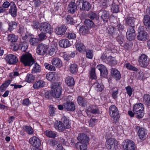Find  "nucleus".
Segmentation results:
<instances>
[{
    "label": "nucleus",
    "mask_w": 150,
    "mask_h": 150,
    "mask_svg": "<svg viewBox=\"0 0 150 150\" xmlns=\"http://www.w3.org/2000/svg\"><path fill=\"white\" fill-rule=\"evenodd\" d=\"M78 139L80 142L76 144V148L77 149L79 148L80 150H86L89 144V137L85 134H81L78 136Z\"/></svg>",
    "instance_id": "f257e3e1"
},
{
    "label": "nucleus",
    "mask_w": 150,
    "mask_h": 150,
    "mask_svg": "<svg viewBox=\"0 0 150 150\" xmlns=\"http://www.w3.org/2000/svg\"><path fill=\"white\" fill-rule=\"evenodd\" d=\"M133 111L137 118H141L144 115V108L143 104L141 103L136 104L134 105Z\"/></svg>",
    "instance_id": "f03ea898"
},
{
    "label": "nucleus",
    "mask_w": 150,
    "mask_h": 150,
    "mask_svg": "<svg viewBox=\"0 0 150 150\" xmlns=\"http://www.w3.org/2000/svg\"><path fill=\"white\" fill-rule=\"evenodd\" d=\"M21 62L25 66H31L35 62L34 60L30 53H27L21 57Z\"/></svg>",
    "instance_id": "7ed1b4c3"
},
{
    "label": "nucleus",
    "mask_w": 150,
    "mask_h": 150,
    "mask_svg": "<svg viewBox=\"0 0 150 150\" xmlns=\"http://www.w3.org/2000/svg\"><path fill=\"white\" fill-rule=\"evenodd\" d=\"M52 88L53 89L52 90V97L56 98H59L62 94V90L58 83H55L53 84Z\"/></svg>",
    "instance_id": "20e7f679"
},
{
    "label": "nucleus",
    "mask_w": 150,
    "mask_h": 150,
    "mask_svg": "<svg viewBox=\"0 0 150 150\" xmlns=\"http://www.w3.org/2000/svg\"><path fill=\"white\" fill-rule=\"evenodd\" d=\"M39 29L41 33L45 34H51L53 32V29L50 25L46 23H41Z\"/></svg>",
    "instance_id": "39448f33"
},
{
    "label": "nucleus",
    "mask_w": 150,
    "mask_h": 150,
    "mask_svg": "<svg viewBox=\"0 0 150 150\" xmlns=\"http://www.w3.org/2000/svg\"><path fill=\"white\" fill-rule=\"evenodd\" d=\"M49 48L48 45L42 43L40 44L37 47L36 53L38 55L43 56L47 54Z\"/></svg>",
    "instance_id": "423d86ee"
},
{
    "label": "nucleus",
    "mask_w": 150,
    "mask_h": 150,
    "mask_svg": "<svg viewBox=\"0 0 150 150\" xmlns=\"http://www.w3.org/2000/svg\"><path fill=\"white\" fill-rule=\"evenodd\" d=\"M106 145L108 148L112 150H116L117 148L118 142L114 138H110L107 140Z\"/></svg>",
    "instance_id": "0eeeda50"
},
{
    "label": "nucleus",
    "mask_w": 150,
    "mask_h": 150,
    "mask_svg": "<svg viewBox=\"0 0 150 150\" xmlns=\"http://www.w3.org/2000/svg\"><path fill=\"white\" fill-rule=\"evenodd\" d=\"M110 116L115 120H117L120 117L117 108L114 105H111L109 108Z\"/></svg>",
    "instance_id": "6e6552de"
},
{
    "label": "nucleus",
    "mask_w": 150,
    "mask_h": 150,
    "mask_svg": "<svg viewBox=\"0 0 150 150\" xmlns=\"http://www.w3.org/2000/svg\"><path fill=\"white\" fill-rule=\"evenodd\" d=\"M135 148V145L132 141L130 140L125 141L123 143L124 150H134Z\"/></svg>",
    "instance_id": "1a4fd4ad"
},
{
    "label": "nucleus",
    "mask_w": 150,
    "mask_h": 150,
    "mask_svg": "<svg viewBox=\"0 0 150 150\" xmlns=\"http://www.w3.org/2000/svg\"><path fill=\"white\" fill-rule=\"evenodd\" d=\"M126 35L127 38L129 40L131 41L134 39L135 34L133 26H130L128 28Z\"/></svg>",
    "instance_id": "9d476101"
},
{
    "label": "nucleus",
    "mask_w": 150,
    "mask_h": 150,
    "mask_svg": "<svg viewBox=\"0 0 150 150\" xmlns=\"http://www.w3.org/2000/svg\"><path fill=\"white\" fill-rule=\"evenodd\" d=\"M30 144L35 147H39L41 145L40 140L35 136H33L29 139Z\"/></svg>",
    "instance_id": "9b49d317"
},
{
    "label": "nucleus",
    "mask_w": 150,
    "mask_h": 150,
    "mask_svg": "<svg viewBox=\"0 0 150 150\" xmlns=\"http://www.w3.org/2000/svg\"><path fill=\"white\" fill-rule=\"evenodd\" d=\"M136 129H138L137 134L139 139L142 140H144L146 139L147 134L146 130L139 127H137Z\"/></svg>",
    "instance_id": "f8f14e48"
},
{
    "label": "nucleus",
    "mask_w": 150,
    "mask_h": 150,
    "mask_svg": "<svg viewBox=\"0 0 150 150\" xmlns=\"http://www.w3.org/2000/svg\"><path fill=\"white\" fill-rule=\"evenodd\" d=\"M5 59L10 64H14L18 62V59L14 55L10 54L6 56Z\"/></svg>",
    "instance_id": "ddd939ff"
},
{
    "label": "nucleus",
    "mask_w": 150,
    "mask_h": 150,
    "mask_svg": "<svg viewBox=\"0 0 150 150\" xmlns=\"http://www.w3.org/2000/svg\"><path fill=\"white\" fill-rule=\"evenodd\" d=\"M148 63L147 57L144 54H142L139 59V63L140 66L143 67L146 66Z\"/></svg>",
    "instance_id": "4468645a"
},
{
    "label": "nucleus",
    "mask_w": 150,
    "mask_h": 150,
    "mask_svg": "<svg viewBox=\"0 0 150 150\" xmlns=\"http://www.w3.org/2000/svg\"><path fill=\"white\" fill-rule=\"evenodd\" d=\"M55 33L58 35H63L65 33L67 28L64 25L58 26L55 28Z\"/></svg>",
    "instance_id": "2eb2a0df"
},
{
    "label": "nucleus",
    "mask_w": 150,
    "mask_h": 150,
    "mask_svg": "<svg viewBox=\"0 0 150 150\" xmlns=\"http://www.w3.org/2000/svg\"><path fill=\"white\" fill-rule=\"evenodd\" d=\"M96 68L100 71L101 76L105 77L108 74V71L104 65L102 64H99L97 66Z\"/></svg>",
    "instance_id": "dca6fc26"
},
{
    "label": "nucleus",
    "mask_w": 150,
    "mask_h": 150,
    "mask_svg": "<svg viewBox=\"0 0 150 150\" xmlns=\"http://www.w3.org/2000/svg\"><path fill=\"white\" fill-rule=\"evenodd\" d=\"M148 35L147 33L142 31L139 32L137 36L138 39L141 41H144L147 39Z\"/></svg>",
    "instance_id": "f3484780"
},
{
    "label": "nucleus",
    "mask_w": 150,
    "mask_h": 150,
    "mask_svg": "<svg viewBox=\"0 0 150 150\" xmlns=\"http://www.w3.org/2000/svg\"><path fill=\"white\" fill-rule=\"evenodd\" d=\"M111 75L116 80H120L121 78L120 72L117 69L112 68L111 71Z\"/></svg>",
    "instance_id": "a211bd4d"
},
{
    "label": "nucleus",
    "mask_w": 150,
    "mask_h": 150,
    "mask_svg": "<svg viewBox=\"0 0 150 150\" xmlns=\"http://www.w3.org/2000/svg\"><path fill=\"white\" fill-rule=\"evenodd\" d=\"M64 108L68 111H73L75 109L74 104L71 102L65 103L64 104Z\"/></svg>",
    "instance_id": "6ab92c4d"
},
{
    "label": "nucleus",
    "mask_w": 150,
    "mask_h": 150,
    "mask_svg": "<svg viewBox=\"0 0 150 150\" xmlns=\"http://www.w3.org/2000/svg\"><path fill=\"white\" fill-rule=\"evenodd\" d=\"M17 8L16 4L14 2H11L10 3V8L9 13L13 17H15L17 15Z\"/></svg>",
    "instance_id": "aec40b11"
},
{
    "label": "nucleus",
    "mask_w": 150,
    "mask_h": 150,
    "mask_svg": "<svg viewBox=\"0 0 150 150\" xmlns=\"http://www.w3.org/2000/svg\"><path fill=\"white\" fill-rule=\"evenodd\" d=\"M76 50L80 53L84 54L86 52V48L85 46L82 43H77L76 44Z\"/></svg>",
    "instance_id": "412c9836"
},
{
    "label": "nucleus",
    "mask_w": 150,
    "mask_h": 150,
    "mask_svg": "<svg viewBox=\"0 0 150 150\" xmlns=\"http://www.w3.org/2000/svg\"><path fill=\"white\" fill-rule=\"evenodd\" d=\"M52 64L54 66L59 68L62 66V62L60 59L58 58H54L51 61Z\"/></svg>",
    "instance_id": "4be33fe9"
},
{
    "label": "nucleus",
    "mask_w": 150,
    "mask_h": 150,
    "mask_svg": "<svg viewBox=\"0 0 150 150\" xmlns=\"http://www.w3.org/2000/svg\"><path fill=\"white\" fill-rule=\"evenodd\" d=\"M59 44L60 47L64 48L69 47L71 45L69 41L67 39H63L60 40Z\"/></svg>",
    "instance_id": "5701e85b"
},
{
    "label": "nucleus",
    "mask_w": 150,
    "mask_h": 150,
    "mask_svg": "<svg viewBox=\"0 0 150 150\" xmlns=\"http://www.w3.org/2000/svg\"><path fill=\"white\" fill-rule=\"evenodd\" d=\"M91 8L90 4L87 1H83L82 7L80 8V10L83 11H88Z\"/></svg>",
    "instance_id": "b1692460"
},
{
    "label": "nucleus",
    "mask_w": 150,
    "mask_h": 150,
    "mask_svg": "<svg viewBox=\"0 0 150 150\" xmlns=\"http://www.w3.org/2000/svg\"><path fill=\"white\" fill-rule=\"evenodd\" d=\"M57 74L55 72H49L46 74V78L50 81H54L57 78Z\"/></svg>",
    "instance_id": "393cba45"
},
{
    "label": "nucleus",
    "mask_w": 150,
    "mask_h": 150,
    "mask_svg": "<svg viewBox=\"0 0 150 150\" xmlns=\"http://www.w3.org/2000/svg\"><path fill=\"white\" fill-rule=\"evenodd\" d=\"M77 8L76 3L74 2H71L68 5V10L69 13H72L76 10Z\"/></svg>",
    "instance_id": "a878e982"
},
{
    "label": "nucleus",
    "mask_w": 150,
    "mask_h": 150,
    "mask_svg": "<svg viewBox=\"0 0 150 150\" xmlns=\"http://www.w3.org/2000/svg\"><path fill=\"white\" fill-rule=\"evenodd\" d=\"M45 84V82L42 80L36 81L33 85V87L35 89H38L43 87Z\"/></svg>",
    "instance_id": "bb28decb"
},
{
    "label": "nucleus",
    "mask_w": 150,
    "mask_h": 150,
    "mask_svg": "<svg viewBox=\"0 0 150 150\" xmlns=\"http://www.w3.org/2000/svg\"><path fill=\"white\" fill-rule=\"evenodd\" d=\"M88 110L94 114H98L100 113L99 107L96 105H93L90 106Z\"/></svg>",
    "instance_id": "cd10ccee"
},
{
    "label": "nucleus",
    "mask_w": 150,
    "mask_h": 150,
    "mask_svg": "<svg viewBox=\"0 0 150 150\" xmlns=\"http://www.w3.org/2000/svg\"><path fill=\"white\" fill-rule=\"evenodd\" d=\"M62 120L64 122L63 126L65 129H69L71 127V125L69 122V119L66 118L64 116H62Z\"/></svg>",
    "instance_id": "c85d7f7f"
},
{
    "label": "nucleus",
    "mask_w": 150,
    "mask_h": 150,
    "mask_svg": "<svg viewBox=\"0 0 150 150\" xmlns=\"http://www.w3.org/2000/svg\"><path fill=\"white\" fill-rule=\"evenodd\" d=\"M54 125L56 129L60 132L63 131L64 130L63 123L60 121H57Z\"/></svg>",
    "instance_id": "c756f323"
},
{
    "label": "nucleus",
    "mask_w": 150,
    "mask_h": 150,
    "mask_svg": "<svg viewBox=\"0 0 150 150\" xmlns=\"http://www.w3.org/2000/svg\"><path fill=\"white\" fill-rule=\"evenodd\" d=\"M65 82L66 84L69 86H74L75 81L73 78L71 76L67 77L65 79Z\"/></svg>",
    "instance_id": "7c9ffc66"
},
{
    "label": "nucleus",
    "mask_w": 150,
    "mask_h": 150,
    "mask_svg": "<svg viewBox=\"0 0 150 150\" xmlns=\"http://www.w3.org/2000/svg\"><path fill=\"white\" fill-rule=\"evenodd\" d=\"M101 18L104 23L107 22L109 18V12L106 11H104L102 12Z\"/></svg>",
    "instance_id": "2f4dec72"
},
{
    "label": "nucleus",
    "mask_w": 150,
    "mask_h": 150,
    "mask_svg": "<svg viewBox=\"0 0 150 150\" xmlns=\"http://www.w3.org/2000/svg\"><path fill=\"white\" fill-rule=\"evenodd\" d=\"M93 86L97 91H102L104 88L103 86L99 84L97 81L93 83Z\"/></svg>",
    "instance_id": "473e14b6"
},
{
    "label": "nucleus",
    "mask_w": 150,
    "mask_h": 150,
    "mask_svg": "<svg viewBox=\"0 0 150 150\" xmlns=\"http://www.w3.org/2000/svg\"><path fill=\"white\" fill-rule=\"evenodd\" d=\"M18 36L13 34H9L8 36V41L12 42H16L18 40Z\"/></svg>",
    "instance_id": "72a5a7b5"
},
{
    "label": "nucleus",
    "mask_w": 150,
    "mask_h": 150,
    "mask_svg": "<svg viewBox=\"0 0 150 150\" xmlns=\"http://www.w3.org/2000/svg\"><path fill=\"white\" fill-rule=\"evenodd\" d=\"M78 66L76 64L74 63L70 65L69 70L72 74L76 73L78 71Z\"/></svg>",
    "instance_id": "f704fd0d"
},
{
    "label": "nucleus",
    "mask_w": 150,
    "mask_h": 150,
    "mask_svg": "<svg viewBox=\"0 0 150 150\" xmlns=\"http://www.w3.org/2000/svg\"><path fill=\"white\" fill-rule=\"evenodd\" d=\"M79 32L82 35H85L88 33L89 30L87 27L82 25L80 28Z\"/></svg>",
    "instance_id": "c9c22d12"
},
{
    "label": "nucleus",
    "mask_w": 150,
    "mask_h": 150,
    "mask_svg": "<svg viewBox=\"0 0 150 150\" xmlns=\"http://www.w3.org/2000/svg\"><path fill=\"white\" fill-rule=\"evenodd\" d=\"M35 79V77L32 74H28L26 77L25 80L29 83L33 82Z\"/></svg>",
    "instance_id": "e433bc0d"
},
{
    "label": "nucleus",
    "mask_w": 150,
    "mask_h": 150,
    "mask_svg": "<svg viewBox=\"0 0 150 150\" xmlns=\"http://www.w3.org/2000/svg\"><path fill=\"white\" fill-rule=\"evenodd\" d=\"M143 23L144 25L147 27L150 26V17L148 15H145L144 17Z\"/></svg>",
    "instance_id": "4c0bfd02"
},
{
    "label": "nucleus",
    "mask_w": 150,
    "mask_h": 150,
    "mask_svg": "<svg viewBox=\"0 0 150 150\" xmlns=\"http://www.w3.org/2000/svg\"><path fill=\"white\" fill-rule=\"evenodd\" d=\"M46 135L50 138H54L57 136V133L50 130H46L45 132Z\"/></svg>",
    "instance_id": "58836bf2"
},
{
    "label": "nucleus",
    "mask_w": 150,
    "mask_h": 150,
    "mask_svg": "<svg viewBox=\"0 0 150 150\" xmlns=\"http://www.w3.org/2000/svg\"><path fill=\"white\" fill-rule=\"evenodd\" d=\"M41 68L39 65L37 63L35 64L32 70L33 73L35 74L40 71Z\"/></svg>",
    "instance_id": "ea45409f"
},
{
    "label": "nucleus",
    "mask_w": 150,
    "mask_h": 150,
    "mask_svg": "<svg viewBox=\"0 0 150 150\" xmlns=\"http://www.w3.org/2000/svg\"><path fill=\"white\" fill-rule=\"evenodd\" d=\"M77 100L79 104L81 106H84L86 103V101L85 99L80 96H78Z\"/></svg>",
    "instance_id": "a19ab883"
},
{
    "label": "nucleus",
    "mask_w": 150,
    "mask_h": 150,
    "mask_svg": "<svg viewBox=\"0 0 150 150\" xmlns=\"http://www.w3.org/2000/svg\"><path fill=\"white\" fill-rule=\"evenodd\" d=\"M17 23L14 21H11L9 23L8 30L11 32L16 28Z\"/></svg>",
    "instance_id": "79ce46f5"
},
{
    "label": "nucleus",
    "mask_w": 150,
    "mask_h": 150,
    "mask_svg": "<svg viewBox=\"0 0 150 150\" xmlns=\"http://www.w3.org/2000/svg\"><path fill=\"white\" fill-rule=\"evenodd\" d=\"M135 20V19L133 17H127L125 19L126 23L128 25H130L131 26H132V25L134 23Z\"/></svg>",
    "instance_id": "37998d69"
},
{
    "label": "nucleus",
    "mask_w": 150,
    "mask_h": 150,
    "mask_svg": "<svg viewBox=\"0 0 150 150\" xmlns=\"http://www.w3.org/2000/svg\"><path fill=\"white\" fill-rule=\"evenodd\" d=\"M143 102L147 105H150V95L149 94H145L143 97Z\"/></svg>",
    "instance_id": "c03bdc74"
},
{
    "label": "nucleus",
    "mask_w": 150,
    "mask_h": 150,
    "mask_svg": "<svg viewBox=\"0 0 150 150\" xmlns=\"http://www.w3.org/2000/svg\"><path fill=\"white\" fill-rule=\"evenodd\" d=\"M90 74L92 79H97V77L96 74L95 68L93 67H91L90 71Z\"/></svg>",
    "instance_id": "a18cd8bd"
},
{
    "label": "nucleus",
    "mask_w": 150,
    "mask_h": 150,
    "mask_svg": "<svg viewBox=\"0 0 150 150\" xmlns=\"http://www.w3.org/2000/svg\"><path fill=\"white\" fill-rule=\"evenodd\" d=\"M23 129L25 132H26L28 134H32L33 132L32 128L27 126H25L23 127Z\"/></svg>",
    "instance_id": "49530a36"
},
{
    "label": "nucleus",
    "mask_w": 150,
    "mask_h": 150,
    "mask_svg": "<svg viewBox=\"0 0 150 150\" xmlns=\"http://www.w3.org/2000/svg\"><path fill=\"white\" fill-rule=\"evenodd\" d=\"M86 58L92 59H93V50H86Z\"/></svg>",
    "instance_id": "de8ad7c7"
},
{
    "label": "nucleus",
    "mask_w": 150,
    "mask_h": 150,
    "mask_svg": "<svg viewBox=\"0 0 150 150\" xmlns=\"http://www.w3.org/2000/svg\"><path fill=\"white\" fill-rule=\"evenodd\" d=\"M45 68L51 71H55L56 69L54 66L52 65L51 64L46 63L45 64Z\"/></svg>",
    "instance_id": "09e8293b"
},
{
    "label": "nucleus",
    "mask_w": 150,
    "mask_h": 150,
    "mask_svg": "<svg viewBox=\"0 0 150 150\" xmlns=\"http://www.w3.org/2000/svg\"><path fill=\"white\" fill-rule=\"evenodd\" d=\"M76 35L73 32H68L67 34V37L69 39H74L76 38Z\"/></svg>",
    "instance_id": "8fccbe9b"
},
{
    "label": "nucleus",
    "mask_w": 150,
    "mask_h": 150,
    "mask_svg": "<svg viewBox=\"0 0 150 150\" xmlns=\"http://www.w3.org/2000/svg\"><path fill=\"white\" fill-rule=\"evenodd\" d=\"M39 41V39L36 38H32L29 40L30 44L33 46L36 45Z\"/></svg>",
    "instance_id": "3c124183"
},
{
    "label": "nucleus",
    "mask_w": 150,
    "mask_h": 150,
    "mask_svg": "<svg viewBox=\"0 0 150 150\" xmlns=\"http://www.w3.org/2000/svg\"><path fill=\"white\" fill-rule=\"evenodd\" d=\"M84 23L86 25V27L92 28L94 26V24L93 21L89 19H86L85 20Z\"/></svg>",
    "instance_id": "603ef678"
},
{
    "label": "nucleus",
    "mask_w": 150,
    "mask_h": 150,
    "mask_svg": "<svg viewBox=\"0 0 150 150\" xmlns=\"http://www.w3.org/2000/svg\"><path fill=\"white\" fill-rule=\"evenodd\" d=\"M125 66L126 68L130 70H133L135 71H137L138 70V69L137 68L134 67L129 63L126 64Z\"/></svg>",
    "instance_id": "864d4df0"
},
{
    "label": "nucleus",
    "mask_w": 150,
    "mask_h": 150,
    "mask_svg": "<svg viewBox=\"0 0 150 150\" xmlns=\"http://www.w3.org/2000/svg\"><path fill=\"white\" fill-rule=\"evenodd\" d=\"M108 61L111 65H114L116 63L115 59L111 56H110L108 58Z\"/></svg>",
    "instance_id": "5fc2aeb1"
},
{
    "label": "nucleus",
    "mask_w": 150,
    "mask_h": 150,
    "mask_svg": "<svg viewBox=\"0 0 150 150\" xmlns=\"http://www.w3.org/2000/svg\"><path fill=\"white\" fill-rule=\"evenodd\" d=\"M19 74H20L18 71L14 70L13 72L9 74V76L12 79L16 76H19Z\"/></svg>",
    "instance_id": "6e6d98bb"
},
{
    "label": "nucleus",
    "mask_w": 150,
    "mask_h": 150,
    "mask_svg": "<svg viewBox=\"0 0 150 150\" xmlns=\"http://www.w3.org/2000/svg\"><path fill=\"white\" fill-rule=\"evenodd\" d=\"M50 109L49 113L51 116H53L55 115V112L56 108L54 107L52 105H51L49 106Z\"/></svg>",
    "instance_id": "4d7b16f0"
},
{
    "label": "nucleus",
    "mask_w": 150,
    "mask_h": 150,
    "mask_svg": "<svg viewBox=\"0 0 150 150\" xmlns=\"http://www.w3.org/2000/svg\"><path fill=\"white\" fill-rule=\"evenodd\" d=\"M125 89L126 90L127 94L129 96H131L133 91V89L129 86L126 87Z\"/></svg>",
    "instance_id": "13d9d810"
},
{
    "label": "nucleus",
    "mask_w": 150,
    "mask_h": 150,
    "mask_svg": "<svg viewBox=\"0 0 150 150\" xmlns=\"http://www.w3.org/2000/svg\"><path fill=\"white\" fill-rule=\"evenodd\" d=\"M124 37L122 35H119L117 36V40L119 44L122 46H124L123 45H122L124 42Z\"/></svg>",
    "instance_id": "bf43d9fd"
},
{
    "label": "nucleus",
    "mask_w": 150,
    "mask_h": 150,
    "mask_svg": "<svg viewBox=\"0 0 150 150\" xmlns=\"http://www.w3.org/2000/svg\"><path fill=\"white\" fill-rule=\"evenodd\" d=\"M118 90L117 88H114V89L112 91V96L114 99L117 98L118 94Z\"/></svg>",
    "instance_id": "052dcab7"
},
{
    "label": "nucleus",
    "mask_w": 150,
    "mask_h": 150,
    "mask_svg": "<svg viewBox=\"0 0 150 150\" xmlns=\"http://www.w3.org/2000/svg\"><path fill=\"white\" fill-rule=\"evenodd\" d=\"M21 45H22L21 50L22 51H25L28 48V43L27 42H22Z\"/></svg>",
    "instance_id": "680f3d73"
},
{
    "label": "nucleus",
    "mask_w": 150,
    "mask_h": 150,
    "mask_svg": "<svg viewBox=\"0 0 150 150\" xmlns=\"http://www.w3.org/2000/svg\"><path fill=\"white\" fill-rule=\"evenodd\" d=\"M31 26L35 29H38L39 28V23L36 21H34L31 22Z\"/></svg>",
    "instance_id": "e2e57ef3"
},
{
    "label": "nucleus",
    "mask_w": 150,
    "mask_h": 150,
    "mask_svg": "<svg viewBox=\"0 0 150 150\" xmlns=\"http://www.w3.org/2000/svg\"><path fill=\"white\" fill-rule=\"evenodd\" d=\"M97 121V119H91L89 121V125L90 127H93L95 125V123Z\"/></svg>",
    "instance_id": "0e129e2a"
},
{
    "label": "nucleus",
    "mask_w": 150,
    "mask_h": 150,
    "mask_svg": "<svg viewBox=\"0 0 150 150\" xmlns=\"http://www.w3.org/2000/svg\"><path fill=\"white\" fill-rule=\"evenodd\" d=\"M45 98H47L51 99L52 97V91L46 92L45 93Z\"/></svg>",
    "instance_id": "69168bd1"
},
{
    "label": "nucleus",
    "mask_w": 150,
    "mask_h": 150,
    "mask_svg": "<svg viewBox=\"0 0 150 150\" xmlns=\"http://www.w3.org/2000/svg\"><path fill=\"white\" fill-rule=\"evenodd\" d=\"M45 34H46L41 33L40 34L38 35L39 37V38L38 39H39V41L46 38L47 36Z\"/></svg>",
    "instance_id": "338daca9"
},
{
    "label": "nucleus",
    "mask_w": 150,
    "mask_h": 150,
    "mask_svg": "<svg viewBox=\"0 0 150 150\" xmlns=\"http://www.w3.org/2000/svg\"><path fill=\"white\" fill-rule=\"evenodd\" d=\"M67 22L68 24H72L73 23V18L69 16H67L66 18Z\"/></svg>",
    "instance_id": "774afa93"
}]
</instances>
